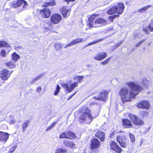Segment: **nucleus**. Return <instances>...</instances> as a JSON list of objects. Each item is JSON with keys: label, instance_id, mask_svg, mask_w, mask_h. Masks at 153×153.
Instances as JSON below:
<instances>
[{"label": "nucleus", "instance_id": "f257e3e1", "mask_svg": "<svg viewBox=\"0 0 153 153\" xmlns=\"http://www.w3.org/2000/svg\"><path fill=\"white\" fill-rule=\"evenodd\" d=\"M140 85L134 82H128L126 83V85L133 91L137 92L138 94L143 89V87L146 88L149 84V81L146 78L144 77L141 79Z\"/></svg>", "mask_w": 153, "mask_h": 153}, {"label": "nucleus", "instance_id": "f03ea898", "mask_svg": "<svg viewBox=\"0 0 153 153\" xmlns=\"http://www.w3.org/2000/svg\"><path fill=\"white\" fill-rule=\"evenodd\" d=\"M119 94L122 102L124 103L131 101L132 98H134L138 94V93H134L128 88L124 87L120 89Z\"/></svg>", "mask_w": 153, "mask_h": 153}, {"label": "nucleus", "instance_id": "7ed1b4c3", "mask_svg": "<svg viewBox=\"0 0 153 153\" xmlns=\"http://www.w3.org/2000/svg\"><path fill=\"white\" fill-rule=\"evenodd\" d=\"M82 113L79 117L80 121H84L87 124L90 123L94 119L90 110L87 107H84Z\"/></svg>", "mask_w": 153, "mask_h": 153}, {"label": "nucleus", "instance_id": "20e7f679", "mask_svg": "<svg viewBox=\"0 0 153 153\" xmlns=\"http://www.w3.org/2000/svg\"><path fill=\"white\" fill-rule=\"evenodd\" d=\"M124 7L123 4L120 3L117 6H114L108 10L107 13L109 15H112L117 12L118 14H121L123 12Z\"/></svg>", "mask_w": 153, "mask_h": 153}, {"label": "nucleus", "instance_id": "39448f33", "mask_svg": "<svg viewBox=\"0 0 153 153\" xmlns=\"http://www.w3.org/2000/svg\"><path fill=\"white\" fill-rule=\"evenodd\" d=\"M107 24V22L105 19L100 18L96 19L92 23H88L87 25L89 27H96L105 25Z\"/></svg>", "mask_w": 153, "mask_h": 153}, {"label": "nucleus", "instance_id": "423d86ee", "mask_svg": "<svg viewBox=\"0 0 153 153\" xmlns=\"http://www.w3.org/2000/svg\"><path fill=\"white\" fill-rule=\"evenodd\" d=\"M28 5L27 2L24 0H18L16 2H14L12 5V7L14 8H16L19 7L23 6V9L24 10L26 9Z\"/></svg>", "mask_w": 153, "mask_h": 153}, {"label": "nucleus", "instance_id": "0eeeda50", "mask_svg": "<svg viewBox=\"0 0 153 153\" xmlns=\"http://www.w3.org/2000/svg\"><path fill=\"white\" fill-rule=\"evenodd\" d=\"M110 149L115 152L116 153H121L122 152L121 149L114 141H111L110 143Z\"/></svg>", "mask_w": 153, "mask_h": 153}, {"label": "nucleus", "instance_id": "6e6552de", "mask_svg": "<svg viewBox=\"0 0 153 153\" xmlns=\"http://www.w3.org/2000/svg\"><path fill=\"white\" fill-rule=\"evenodd\" d=\"M62 18L61 16L58 14H54L51 18V21L54 24L59 23L62 20Z\"/></svg>", "mask_w": 153, "mask_h": 153}, {"label": "nucleus", "instance_id": "1a4fd4ad", "mask_svg": "<svg viewBox=\"0 0 153 153\" xmlns=\"http://www.w3.org/2000/svg\"><path fill=\"white\" fill-rule=\"evenodd\" d=\"M12 71L10 73L9 71L7 69H4L2 70L0 73V76L3 80H7L10 77Z\"/></svg>", "mask_w": 153, "mask_h": 153}, {"label": "nucleus", "instance_id": "9d476101", "mask_svg": "<svg viewBox=\"0 0 153 153\" xmlns=\"http://www.w3.org/2000/svg\"><path fill=\"white\" fill-rule=\"evenodd\" d=\"M137 107L140 109H148L150 107V105L147 101H142L138 103L137 105Z\"/></svg>", "mask_w": 153, "mask_h": 153}, {"label": "nucleus", "instance_id": "9b49d317", "mask_svg": "<svg viewBox=\"0 0 153 153\" xmlns=\"http://www.w3.org/2000/svg\"><path fill=\"white\" fill-rule=\"evenodd\" d=\"M126 139V137L125 135L118 136L117 137V140L119 143L120 145L122 147H125L126 143L125 142Z\"/></svg>", "mask_w": 153, "mask_h": 153}, {"label": "nucleus", "instance_id": "f8f14e48", "mask_svg": "<svg viewBox=\"0 0 153 153\" xmlns=\"http://www.w3.org/2000/svg\"><path fill=\"white\" fill-rule=\"evenodd\" d=\"M108 94V93L106 91H103L100 93L99 97L95 96L94 98L99 101H104L105 100Z\"/></svg>", "mask_w": 153, "mask_h": 153}, {"label": "nucleus", "instance_id": "ddd939ff", "mask_svg": "<svg viewBox=\"0 0 153 153\" xmlns=\"http://www.w3.org/2000/svg\"><path fill=\"white\" fill-rule=\"evenodd\" d=\"M100 145V143L98 140L96 138H94L91 141V148L92 150H95L98 148Z\"/></svg>", "mask_w": 153, "mask_h": 153}, {"label": "nucleus", "instance_id": "4468645a", "mask_svg": "<svg viewBox=\"0 0 153 153\" xmlns=\"http://www.w3.org/2000/svg\"><path fill=\"white\" fill-rule=\"evenodd\" d=\"M77 85L78 84L77 82H74L71 84L70 87L66 83L63 84L62 85L63 87L66 89V91L69 92H70L74 89L77 86Z\"/></svg>", "mask_w": 153, "mask_h": 153}, {"label": "nucleus", "instance_id": "2eb2a0df", "mask_svg": "<svg viewBox=\"0 0 153 153\" xmlns=\"http://www.w3.org/2000/svg\"><path fill=\"white\" fill-rule=\"evenodd\" d=\"M40 13L44 18H48L50 17L51 12L49 9L45 8L40 10Z\"/></svg>", "mask_w": 153, "mask_h": 153}, {"label": "nucleus", "instance_id": "dca6fc26", "mask_svg": "<svg viewBox=\"0 0 153 153\" xmlns=\"http://www.w3.org/2000/svg\"><path fill=\"white\" fill-rule=\"evenodd\" d=\"M107 56V54L106 52L99 53L94 57V59L96 60L101 61L105 59Z\"/></svg>", "mask_w": 153, "mask_h": 153}, {"label": "nucleus", "instance_id": "f3484780", "mask_svg": "<svg viewBox=\"0 0 153 153\" xmlns=\"http://www.w3.org/2000/svg\"><path fill=\"white\" fill-rule=\"evenodd\" d=\"M9 137V134L7 133L0 131V141H4L5 142Z\"/></svg>", "mask_w": 153, "mask_h": 153}, {"label": "nucleus", "instance_id": "a211bd4d", "mask_svg": "<svg viewBox=\"0 0 153 153\" xmlns=\"http://www.w3.org/2000/svg\"><path fill=\"white\" fill-rule=\"evenodd\" d=\"M143 30L146 33H148V30L150 31H153V20H152L150 22L149 25L148 27H143Z\"/></svg>", "mask_w": 153, "mask_h": 153}, {"label": "nucleus", "instance_id": "6ab92c4d", "mask_svg": "<svg viewBox=\"0 0 153 153\" xmlns=\"http://www.w3.org/2000/svg\"><path fill=\"white\" fill-rule=\"evenodd\" d=\"M83 40V39L81 38H78L73 40L71 42L68 44L66 46L64 47V48H66L67 47L75 45L77 43H79L82 42Z\"/></svg>", "mask_w": 153, "mask_h": 153}, {"label": "nucleus", "instance_id": "aec40b11", "mask_svg": "<svg viewBox=\"0 0 153 153\" xmlns=\"http://www.w3.org/2000/svg\"><path fill=\"white\" fill-rule=\"evenodd\" d=\"M63 143L66 146L70 148L74 147L75 146L73 141L67 139L64 140Z\"/></svg>", "mask_w": 153, "mask_h": 153}, {"label": "nucleus", "instance_id": "412c9836", "mask_svg": "<svg viewBox=\"0 0 153 153\" xmlns=\"http://www.w3.org/2000/svg\"><path fill=\"white\" fill-rule=\"evenodd\" d=\"M62 14L64 17L65 18L69 16L70 14L69 10L67 9V7H64L62 9Z\"/></svg>", "mask_w": 153, "mask_h": 153}, {"label": "nucleus", "instance_id": "4be33fe9", "mask_svg": "<svg viewBox=\"0 0 153 153\" xmlns=\"http://www.w3.org/2000/svg\"><path fill=\"white\" fill-rule=\"evenodd\" d=\"M122 122L123 125L125 126L126 128H129L133 126L131 122L127 119H123Z\"/></svg>", "mask_w": 153, "mask_h": 153}, {"label": "nucleus", "instance_id": "5701e85b", "mask_svg": "<svg viewBox=\"0 0 153 153\" xmlns=\"http://www.w3.org/2000/svg\"><path fill=\"white\" fill-rule=\"evenodd\" d=\"M128 117L131 121L134 124V122H136L139 117L135 114L130 113L128 114Z\"/></svg>", "mask_w": 153, "mask_h": 153}, {"label": "nucleus", "instance_id": "b1692460", "mask_svg": "<svg viewBox=\"0 0 153 153\" xmlns=\"http://www.w3.org/2000/svg\"><path fill=\"white\" fill-rule=\"evenodd\" d=\"M128 117L131 121L134 124V122H136L139 117L135 114L130 113L128 114Z\"/></svg>", "mask_w": 153, "mask_h": 153}, {"label": "nucleus", "instance_id": "393cba45", "mask_svg": "<svg viewBox=\"0 0 153 153\" xmlns=\"http://www.w3.org/2000/svg\"><path fill=\"white\" fill-rule=\"evenodd\" d=\"M105 133L101 131H98L96 134V136L99 138L102 141L105 140Z\"/></svg>", "mask_w": 153, "mask_h": 153}, {"label": "nucleus", "instance_id": "a878e982", "mask_svg": "<svg viewBox=\"0 0 153 153\" xmlns=\"http://www.w3.org/2000/svg\"><path fill=\"white\" fill-rule=\"evenodd\" d=\"M30 121L29 120H26L23 122L22 124V132H25L26 128L29 125L30 123Z\"/></svg>", "mask_w": 153, "mask_h": 153}, {"label": "nucleus", "instance_id": "bb28decb", "mask_svg": "<svg viewBox=\"0 0 153 153\" xmlns=\"http://www.w3.org/2000/svg\"><path fill=\"white\" fill-rule=\"evenodd\" d=\"M52 24L48 21L45 23L44 26H42V28L45 30H49L51 27Z\"/></svg>", "mask_w": 153, "mask_h": 153}, {"label": "nucleus", "instance_id": "cd10ccee", "mask_svg": "<svg viewBox=\"0 0 153 153\" xmlns=\"http://www.w3.org/2000/svg\"><path fill=\"white\" fill-rule=\"evenodd\" d=\"M67 139L73 140L75 137V134L71 131H67Z\"/></svg>", "mask_w": 153, "mask_h": 153}, {"label": "nucleus", "instance_id": "c85d7f7f", "mask_svg": "<svg viewBox=\"0 0 153 153\" xmlns=\"http://www.w3.org/2000/svg\"><path fill=\"white\" fill-rule=\"evenodd\" d=\"M12 60H14L15 62L19 57V56L16 53H14L12 54Z\"/></svg>", "mask_w": 153, "mask_h": 153}, {"label": "nucleus", "instance_id": "c756f323", "mask_svg": "<svg viewBox=\"0 0 153 153\" xmlns=\"http://www.w3.org/2000/svg\"><path fill=\"white\" fill-rule=\"evenodd\" d=\"M144 124V122L143 120L141 119L139 117L138 119L137 120L136 122H134V125L140 126L141 125H143Z\"/></svg>", "mask_w": 153, "mask_h": 153}, {"label": "nucleus", "instance_id": "7c9ffc66", "mask_svg": "<svg viewBox=\"0 0 153 153\" xmlns=\"http://www.w3.org/2000/svg\"><path fill=\"white\" fill-rule=\"evenodd\" d=\"M15 62L13 63L12 62H9L8 63H6V65L8 68L10 69H12L14 68L15 67V65H14Z\"/></svg>", "mask_w": 153, "mask_h": 153}, {"label": "nucleus", "instance_id": "2f4dec72", "mask_svg": "<svg viewBox=\"0 0 153 153\" xmlns=\"http://www.w3.org/2000/svg\"><path fill=\"white\" fill-rule=\"evenodd\" d=\"M83 78V76H75L74 77V80L75 81H76V82H79L81 80H82Z\"/></svg>", "mask_w": 153, "mask_h": 153}, {"label": "nucleus", "instance_id": "473e14b6", "mask_svg": "<svg viewBox=\"0 0 153 153\" xmlns=\"http://www.w3.org/2000/svg\"><path fill=\"white\" fill-rule=\"evenodd\" d=\"M67 131H65L61 133L59 136V138L60 139L67 138Z\"/></svg>", "mask_w": 153, "mask_h": 153}, {"label": "nucleus", "instance_id": "72a5a7b5", "mask_svg": "<svg viewBox=\"0 0 153 153\" xmlns=\"http://www.w3.org/2000/svg\"><path fill=\"white\" fill-rule=\"evenodd\" d=\"M46 5H44L43 6L44 7H47L49 6H54L56 4L54 0H52L50 2L46 3Z\"/></svg>", "mask_w": 153, "mask_h": 153}, {"label": "nucleus", "instance_id": "f704fd0d", "mask_svg": "<svg viewBox=\"0 0 153 153\" xmlns=\"http://www.w3.org/2000/svg\"><path fill=\"white\" fill-rule=\"evenodd\" d=\"M55 153H67V152L66 149L59 148L56 149Z\"/></svg>", "mask_w": 153, "mask_h": 153}, {"label": "nucleus", "instance_id": "c9c22d12", "mask_svg": "<svg viewBox=\"0 0 153 153\" xmlns=\"http://www.w3.org/2000/svg\"><path fill=\"white\" fill-rule=\"evenodd\" d=\"M55 47L56 50L60 49L62 47V44L61 43H57L55 45Z\"/></svg>", "mask_w": 153, "mask_h": 153}, {"label": "nucleus", "instance_id": "e433bc0d", "mask_svg": "<svg viewBox=\"0 0 153 153\" xmlns=\"http://www.w3.org/2000/svg\"><path fill=\"white\" fill-rule=\"evenodd\" d=\"M150 6H151L148 5L144 7L141 9H139L138 11V12L141 13L143 12L146 10L148 9V8Z\"/></svg>", "mask_w": 153, "mask_h": 153}, {"label": "nucleus", "instance_id": "4c0bfd02", "mask_svg": "<svg viewBox=\"0 0 153 153\" xmlns=\"http://www.w3.org/2000/svg\"><path fill=\"white\" fill-rule=\"evenodd\" d=\"M9 46L8 44H7L5 41H0V47H8Z\"/></svg>", "mask_w": 153, "mask_h": 153}, {"label": "nucleus", "instance_id": "58836bf2", "mask_svg": "<svg viewBox=\"0 0 153 153\" xmlns=\"http://www.w3.org/2000/svg\"><path fill=\"white\" fill-rule=\"evenodd\" d=\"M129 135L131 142L132 143H134L135 141V138L134 135L130 133H129Z\"/></svg>", "mask_w": 153, "mask_h": 153}, {"label": "nucleus", "instance_id": "ea45409f", "mask_svg": "<svg viewBox=\"0 0 153 153\" xmlns=\"http://www.w3.org/2000/svg\"><path fill=\"white\" fill-rule=\"evenodd\" d=\"M42 74H41L39 76H37L36 77L33 79L30 82L31 83L33 84V82L38 80L41 77H42Z\"/></svg>", "mask_w": 153, "mask_h": 153}, {"label": "nucleus", "instance_id": "a19ab883", "mask_svg": "<svg viewBox=\"0 0 153 153\" xmlns=\"http://www.w3.org/2000/svg\"><path fill=\"white\" fill-rule=\"evenodd\" d=\"M56 124V122H53L51 124V126L48 127L46 129V131H48L49 130H51L54 127Z\"/></svg>", "mask_w": 153, "mask_h": 153}, {"label": "nucleus", "instance_id": "79ce46f5", "mask_svg": "<svg viewBox=\"0 0 153 153\" xmlns=\"http://www.w3.org/2000/svg\"><path fill=\"white\" fill-rule=\"evenodd\" d=\"M60 89L61 88L60 86L59 85H57L56 88V90L54 93V95H57L59 93V91L60 90Z\"/></svg>", "mask_w": 153, "mask_h": 153}, {"label": "nucleus", "instance_id": "37998d69", "mask_svg": "<svg viewBox=\"0 0 153 153\" xmlns=\"http://www.w3.org/2000/svg\"><path fill=\"white\" fill-rule=\"evenodd\" d=\"M119 16V15H115L113 16H110L108 17V19L111 22H113V20L117 17Z\"/></svg>", "mask_w": 153, "mask_h": 153}, {"label": "nucleus", "instance_id": "c03bdc74", "mask_svg": "<svg viewBox=\"0 0 153 153\" xmlns=\"http://www.w3.org/2000/svg\"><path fill=\"white\" fill-rule=\"evenodd\" d=\"M95 16L93 15L91 16V17H90L88 19L89 21V22L88 23H92L94 22H93V20L95 19Z\"/></svg>", "mask_w": 153, "mask_h": 153}, {"label": "nucleus", "instance_id": "a18cd8bd", "mask_svg": "<svg viewBox=\"0 0 153 153\" xmlns=\"http://www.w3.org/2000/svg\"><path fill=\"white\" fill-rule=\"evenodd\" d=\"M111 57L108 58V59H107L105 60L103 62H101V63L102 64H103V65H105L107 64L108 63V62L109 60L111 59Z\"/></svg>", "mask_w": 153, "mask_h": 153}, {"label": "nucleus", "instance_id": "49530a36", "mask_svg": "<svg viewBox=\"0 0 153 153\" xmlns=\"http://www.w3.org/2000/svg\"><path fill=\"white\" fill-rule=\"evenodd\" d=\"M123 41H120L118 43L117 45L113 46L114 47V50H115L116 48H118L120 45L123 43Z\"/></svg>", "mask_w": 153, "mask_h": 153}, {"label": "nucleus", "instance_id": "de8ad7c7", "mask_svg": "<svg viewBox=\"0 0 153 153\" xmlns=\"http://www.w3.org/2000/svg\"><path fill=\"white\" fill-rule=\"evenodd\" d=\"M145 41V39H143L141 41H140L139 43H137L136 45H135V46H136L137 47H138L139 46H140L141 44L143 42H144Z\"/></svg>", "mask_w": 153, "mask_h": 153}, {"label": "nucleus", "instance_id": "09e8293b", "mask_svg": "<svg viewBox=\"0 0 153 153\" xmlns=\"http://www.w3.org/2000/svg\"><path fill=\"white\" fill-rule=\"evenodd\" d=\"M16 148V147L15 146H13L12 149H11L10 151L9 152V153H12L15 150Z\"/></svg>", "mask_w": 153, "mask_h": 153}, {"label": "nucleus", "instance_id": "8fccbe9b", "mask_svg": "<svg viewBox=\"0 0 153 153\" xmlns=\"http://www.w3.org/2000/svg\"><path fill=\"white\" fill-rule=\"evenodd\" d=\"M42 88L41 87L39 86L37 87L36 89V92L39 93H40L41 91Z\"/></svg>", "mask_w": 153, "mask_h": 153}, {"label": "nucleus", "instance_id": "3c124183", "mask_svg": "<svg viewBox=\"0 0 153 153\" xmlns=\"http://www.w3.org/2000/svg\"><path fill=\"white\" fill-rule=\"evenodd\" d=\"M148 112L147 111H143L142 112V114L144 116H147L148 114Z\"/></svg>", "mask_w": 153, "mask_h": 153}, {"label": "nucleus", "instance_id": "603ef678", "mask_svg": "<svg viewBox=\"0 0 153 153\" xmlns=\"http://www.w3.org/2000/svg\"><path fill=\"white\" fill-rule=\"evenodd\" d=\"M1 55H2L3 56H5L6 52L4 50H2L1 51Z\"/></svg>", "mask_w": 153, "mask_h": 153}, {"label": "nucleus", "instance_id": "864d4df0", "mask_svg": "<svg viewBox=\"0 0 153 153\" xmlns=\"http://www.w3.org/2000/svg\"><path fill=\"white\" fill-rule=\"evenodd\" d=\"M16 122V121L15 120H11L10 122H9V123L10 124H14V123H15Z\"/></svg>", "mask_w": 153, "mask_h": 153}, {"label": "nucleus", "instance_id": "5fc2aeb1", "mask_svg": "<svg viewBox=\"0 0 153 153\" xmlns=\"http://www.w3.org/2000/svg\"><path fill=\"white\" fill-rule=\"evenodd\" d=\"M22 49V48L20 46H17L15 48V49L16 50H19L21 49Z\"/></svg>", "mask_w": 153, "mask_h": 153}, {"label": "nucleus", "instance_id": "6e6d98bb", "mask_svg": "<svg viewBox=\"0 0 153 153\" xmlns=\"http://www.w3.org/2000/svg\"><path fill=\"white\" fill-rule=\"evenodd\" d=\"M96 43V42H92L89 43L88 44V46H90V45H93L94 44H95Z\"/></svg>", "mask_w": 153, "mask_h": 153}, {"label": "nucleus", "instance_id": "4d7b16f0", "mask_svg": "<svg viewBox=\"0 0 153 153\" xmlns=\"http://www.w3.org/2000/svg\"><path fill=\"white\" fill-rule=\"evenodd\" d=\"M76 92L75 93H74L72 95H71L70 97L68 99V100H69V99H70L71 98H72V97L74 96L75 94L76 93Z\"/></svg>", "mask_w": 153, "mask_h": 153}, {"label": "nucleus", "instance_id": "13d9d810", "mask_svg": "<svg viewBox=\"0 0 153 153\" xmlns=\"http://www.w3.org/2000/svg\"><path fill=\"white\" fill-rule=\"evenodd\" d=\"M112 51H113L114 50V47L113 46L112 47Z\"/></svg>", "mask_w": 153, "mask_h": 153}, {"label": "nucleus", "instance_id": "bf43d9fd", "mask_svg": "<svg viewBox=\"0 0 153 153\" xmlns=\"http://www.w3.org/2000/svg\"><path fill=\"white\" fill-rule=\"evenodd\" d=\"M75 0H69L68 1H74Z\"/></svg>", "mask_w": 153, "mask_h": 153}, {"label": "nucleus", "instance_id": "052dcab7", "mask_svg": "<svg viewBox=\"0 0 153 153\" xmlns=\"http://www.w3.org/2000/svg\"><path fill=\"white\" fill-rule=\"evenodd\" d=\"M83 153H86V152H83Z\"/></svg>", "mask_w": 153, "mask_h": 153}]
</instances>
